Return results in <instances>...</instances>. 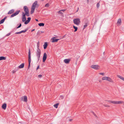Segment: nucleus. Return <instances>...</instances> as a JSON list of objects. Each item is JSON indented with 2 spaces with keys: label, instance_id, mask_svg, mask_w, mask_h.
I'll list each match as a JSON object with an SVG mask.
<instances>
[{
  "label": "nucleus",
  "instance_id": "1",
  "mask_svg": "<svg viewBox=\"0 0 124 124\" xmlns=\"http://www.w3.org/2000/svg\"><path fill=\"white\" fill-rule=\"evenodd\" d=\"M25 13L24 14L26 15V16H30V13L28 8L26 6H24L23 7Z\"/></svg>",
  "mask_w": 124,
  "mask_h": 124
},
{
  "label": "nucleus",
  "instance_id": "2",
  "mask_svg": "<svg viewBox=\"0 0 124 124\" xmlns=\"http://www.w3.org/2000/svg\"><path fill=\"white\" fill-rule=\"evenodd\" d=\"M29 54H28V62L29 65L28 67V69H29L30 68V63L31 62V53L30 52V49H29Z\"/></svg>",
  "mask_w": 124,
  "mask_h": 124
},
{
  "label": "nucleus",
  "instance_id": "3",
  "mask_svg": "<svg viewBox=\"0 0 124 124\" xmlns=\"http://www.w3.org/2000/svg\"><path fill=\"white\" fill-rule=\"evenodd\" d=\"M73 22L75 24L79 25L80 23V19L78 18L75 19L73 20Z\"/></svg>",
  "mask_w": 124,
  "mask_h": 124
},
{
  "label": "nucleus",
  "instance_id": "4",
  "mask_svg": "<svg viewBox=\"0 0 124 124\" xmlns=\"http://www.w3.org/2000/svg\"><path fill=\"white\" fill-rule=\"evenodd\" d=\"M36 54L38 59V61H39V60L41 54V50L39 49H37Z\"/></svg>",
  "mask_w": 124,
  "mask_h": 124
},
{
  "label": "nucleus",
  "instance_id": "5",
  "mask_svg": "<svg viewBox=\"0 0 124 124\" xmlns=\"http://www.w3.org/2000/svg\"><path fill=\"white\" fill-rule=\"evenodd\" d=\"M110 102H111V103L116 104H121L123 103L124 102L123 101H111Z\"/></svg>",
  "mask_w": 124,
  "mask_h": 124
},
{
  "label": "nucleus",
  "instance_id": "6",
  "mask_svg": "<svg viewBox=\"0 0 124 124\" xmlns=\"http://www.w3.org/2000/svg\"><path fill=\"white\" fill-rule=\"evenodd\" d=\"M91 67L96 70L100 69V67L98 65H93L91 66Z\"/></svg>",
  "mask_w": 124,
  "mask_h": 124
},
{
  "label": "nucleus",
  "instance_id": "7",
  "mask_svg": "<svg viewBox=\"0 0 124 124\" xmlns=\"http://www.w3.org/2000/svg\"><path fill=\"white\" fill-rule=\"evenodd\" d=\"M22 22H25L26 19V17H25L26 15L24 14V12H22Z\"/></svg>",
  "mask_w": 124,
  "mask_h": 124
},
{
  "label": "nucleus",
  "instance_id": "8",
  "mask_svg": "<svg viewBox=\"0 0 124 124\" xmlns=\"http://www.w3.org/2000/svg\"><path fill=\"white\" fill-rule=\"evenodd\" d=\"M20 12V10H18L16 11L15 13H14L12 15H11V16H10V17H13L17 15Z\"/></svg>",
  "mask_w": 124,
  "mask_h": 124
},
{
  "label": "nucleus",
  "instance_id": "9",
  "mask_svg": "<svg viewBox=\"0 0 124 124\" xmlns=\"http://www.w3.org/2000/svg\"><path fill=\"white\" fill-rule=\"evenodd\" d=\"M47 56V55L46 53H45L43 54V62H44L45 61Z\"/></svg>",
  "mask_w": 124,
  "mask_h": 124
},
{
  "label": "nucleus",
  "instance_id": "10",
  "mask_svg": "<svg viewBox=\"0 0 124 124\" xmlns=\"http://www.w3.org/2000/svg\"><path fill=\"white\" fill-rule=\"evenodd\" d=\"M22 100L24 101L27 102V98L26 96H24L21 98Z\"/></svg>",
  "mask_w": 124,
  "mask_h": 124
},
{
  "label": "nucleus",
  "instance_id": "11",
  "mask_svg": "<svg viewBox=\"0 0 124 124\" xmlns=\"http://www.w3.org/2000/svg\"><path fill=\"white\" fill-rule=\"evenodd\" d=\"M37 1H35L31 7L35 8L36 7L37 5Z\"/></svg>",
  "mask_w": 124,
  "mask_h": 124
},
{
  "label": "nucleus",
  "instance_id": "12",
  "mask_svg": "<svg viewBox=\"0 0 124 124\" xmlns=\"http://www.w3.org/2000/svg\"><path fill=\"white\" fill-rule=\"evenodd\" d=\"M28 20L26 21H25L24 22V24H27L29 22H30L31 19V18L30 17H29L28 18H27Z\"/></svg>",
  "mask_w": 124,
  "mask_h": 124
},
{
  "label": "nucleus",
  "instance_id": "13",
  "mask_svg": "<svg viewBox=\"0 0 124 124\" xmlns=\"http://www.w3.org/2000/svg\"><path fill=\"white\" fill-rule=\"evenodd\" d=\"M70 60V59H66L64 60V62L66 64H68L69 63Z\"/></svg>",
  "mask_w": 124,
  "mask_h": 124
},
{
  "label": "nucleus",
  "instance_id": "14",
  "mask_svg": "<svg viewBox=\"0 0 124 124\" xmlns=\"http://www.w3.org/2000/svg\"><path fill=\"white\" fill-rule=\"evenodd\" d=\"M52 42H57L59 39H56L55 37L53 38L52 39Z\"/></svg>",
  "mask_w": 124,
  "mask_h": 124
},
{
  "label": "nucleus",
  "instance_id": "15",
  "mask_svg": "<svg viewBox=\"0 0 124 124\" xmlns=\"http://www.w3.org/2000/svg\"><path fill=\"white\" fill-rule=\"evenodd\" d=\"M122 23L121 20L120 18L117 21V24L118 25H120Z\"/></svg>",
  "mask_w": 124,
  "mask_h": 124
},
{
  "label": "nucleus",
  "instance_id": "16",
  "mask_svg": "<svg viewBox=\"0 0 124 124\" xmlns=\"http://www.w3.org/2000/svg\"><path fill=\"white\" fill-rule=\"evenodd\" d=\"M107 81L111 83H114V81L111 78L109 77H108V78H107Z\"/></svg>",
  "mask_w": 124,
  "mask_h": 124
},
{
  "label": "nucleus",
  "instance_id": "17",
  "mask_svg": "<svg viewBox=\"0 0 124 124\" xmlns=\"http://www.w3.org/2000/svg\"><path fill=\"white\" fill-rule=\"evenodd\" d=\"M24 63H22L19 66L18 68L20 69L24 67Z\"/></svg>",
  "mask_w": 124,
  "mask_h": 124
},
{
  "label": "nucleus",
  "instance_id": "18",
  "mask_svg": "<svg viewBox=\"0 0 124 124\" xmlns=\"http://www.w3.org/2000/svg\"><path fill=\"white\" fill-rule=\"evenodd\" d=\"M7 106V104L6 103H4L3 104L2 106V107L3 109H5L6 108V107Z\"/></svg>",
  "mask_w": 124,
  "mask_h": 124
},
{
  "label": "nucleus",
  "instance_id": "19",
  "mask_svg": "<svg viewBox=\"0 0 124 124\" xmlns=\"http://www.w3.org/2000/svg\"><path fill=\"white\" fill-rule=\"evenodd\" d=\"M14 11V9H12L10 10L8 13V14H11L13 13Z\"/></svg>",
  "mask_w": 124,
  "mask_h": 124
},
{
  "label": "nucleus",
  "instance_id": "20",
  "mask_svg": "<svg viewBox=\"0 0 124 124\" xmlns=\"http://www.w3.org/2000/svg\"><path fill=\"white\" fill-rule=\"evenodd\" d=\"M35 8L31 7V10L30 12L31 14H32L34 12Z\"/></svg>",
  "mask_w": 124,
  "mask_h": 124
},
{
  "label": "nucleus",
  "instance_id": "21",
  "mask_svg": "<svg viewBox=\"0 0 124 124\" xmlns=\"http://www.w3.org/2000/svg\"><path fill=\"white\" fill-rule=\"evenodd\" d=\"M108 78V77H104L102 78V80H106L107 81Z\"/></svg>",
  "mask_w": 124,
  "mask_h": 124
},
{
  "label": "nucleus",
  "instance_id": "22",
  "mask_svg": "<svg viewBox=\"0 0 124 124\" xmlns=\"http://www.w3.org/2000/svg\"><path fill=\"white\" fill-rule=\"evenodd\" d=\"M47 44L46 42L45 43L44 45H43L45 49H46L47 46Z\"/></svg>",
  "mask_w": 124,
  "mask_h": 124
},
{
  "label": "nucleus",
  "instance_id": "23",
  "mask_svg": "<svg viewBox=\"0 0 124 124\" xmlns=\"http://www.w3.org/2000/svg\"><path fill=\"white\" fill-rule=\"evenodd\" d=\"M117 76L119 78L121 79H122V80H123V81H124V78H123V77H121V76L120 75H117Z\"/></svg>",
  "mask_w": 124,
  "mask_h": 124
},
{
  "label": "nucleus",
  "instance_id": "24",
  "mask_svg": "<svg viewBox=\"0 0 124 124\" xmlns=\"http://www.w3.org/2000/svg\"><path fill=\"white\" fill-rule=\"evenodd\" d=\"M6 59V57L4 56H1L0 57V60H5Z\"/></svg>",
  "mask_w": 124,
  "mask_h": 124
},
{
  "label": "nucleus",
  "instance_id": "25",
  "mask_svg": "<svg viewBox=\"0 0 124 124\" xmlns=\"http://www.w3.org/2000/svg\"><path fill=\"white\" fill-rule=\"evenodd\" d=\"M38 25L40 26H44V24L42 23H39Z\"/></svg>",
  "mask_w": 124,
  "mask_h": 124
},
{
  "label": "nucleus",
  "instance_id": "26",
  "mask_svg": "<svg viewBox=\"0 0 124 124\" xmlns=\"http://www.w3.org/2000/svg\"><path fill=\"white\" fill-rule=\"evenodd\" d=\"M73 27L75 29V31H74V32L78 30V28L77 27L75 26L74 25L73 26Z\"/></svg>",
  "mask_w": 124,
  "mask_h": 124
},
{
  "label": "nucleus",
  "instance_id": "27",
  "mask_svg": "<svg viewBox=\"0 0 124 124\" xmlns=\"http://www.w3.org/2000/svg\"><path fill=\"white\" fill-rule=\"evenodd\" d=\"M59 104V103H57L56 104L54 105V107H55L56 108H58V106Z\"/></svg>",
  "mask_w": 124,
  "mask_h": 124
},
{
  "label": "nucleus",
  "instance_id": "28",
  "mask_svg": "<svg viewBox=\"0 0 124 124\" xmlns=\"http://www.w3.org/2000/svg\"><path fill=\"white\" fill-rule=\"evenodd\" d=\"M27 30H28V29H26L25 30H24L21 31V33H23V32L25 33V32H26Z\"/></svg>",
  "mask_w": 124,
  "mask_h": 124
},
{
  "label": "nucleus",
  "instance_id": "29",
  "mask_svg": "<svg viewBox=\"0 0 124 124\" xmlns=\"http://www.w3.org/2000/svg\"><path fill=\"white\" fill-rule=\"evenodd\" d=\"M39 42L37 44V49H39Z\"/></svg>",
  "mask_w": 124,
  "mask_h": 124
},
{
  "label": "nucleus",
  "instance_id": "30",
  "mask_svg": "<svg viewBox=\"0 0 124 124\" xmlns=\"http://www.w3.org/2000/svg\"><path fill=\"white\" fill-rule=\"evenodd\" d=\"M17 71V70H13L12 71V72L13 73H14Z\"/></svg>",
  "mask_w": 124,
  "mask_h": 124
},
{
  "label": "nucleus",
  "instance_id": "31",
  "mask_svg": "<svg viewBox=\"0 0 124 124\" xmlns=\"http://www.w3.org/2000/svg\"><path fill=\"white\" fill-rule=\"evenodd\" d=\"M62 11H61V10H60L58 12V14H62Z\"/></svg>",
  "mask_w": 124,
  "mask_h": 124
},
{
  "label": "nucleus",
  "instance_id": "32",
  "mask_svg": "<svg viewBox=\"0 0 124 124\" xmlns=\"http://www.w3.org/2000/svg\"><path fill=\"white\" fill-rule=\"evenodd\" d=\"M4 21L3 19L0 21V24L3 23L4 22Z\"/></svg>",
  "mask_w": 124,
  "mask_h": 124
},
{
  "label": "nucleus",
  "instance_id": "33",
  "mask_svg": "<svg viewBox=\"0 0 124 124\" xmlns=\"http://www.w3.org/2000/svg\"><path fill=\"white\" fill-rule=\"evenodd\" d=\"M49 6V4L48 3H47L46 4L45 6V7H48Z\"/></svg>",
  "mask_w": 124,
  "mask_h": 124
},
{
  "label": "nucleus",
  "instance_id": "34",
  "mask_svg": "<svg viewBox=\"0 0 124 124\" xmlns=\"http://www.w3.org/2000/svg\"><path fill=\"white\" fill-rule=\"evenodd\" d=\"M100 4L99 3H97V7L98 8L99 7Z\"/></svg>",
  "mask_w": 124,
  "mask_h": 124
},
{
  "label": "nucleus",
  "instance_id": "35",
  "mask_svg": "<svg viewBox=\"0 0 124 124\" xmlns=\"http://www.w3.org/2000/svg\"><path fill=\"white\" fill-rule=\"evenodd\" d=\"M99 74L102 76L104 75V73H99Z\"/></svg>",
  "mask_w": 124,
  "mask_h": 124
},
{
  "label": "nucleus",
  "instance_id": "36",
  "mask_svg": "<svg viewBox=\"0 0 124 124\" xmlns=\"http://www.w3.org/2000/svg\"><path fill=\"white\" fill-rule=\"evenodd\" d=\"M21 33V31H20V32H16L15 33V34H20V33Z\"/></svg>",
  "mask_w": 124,
  "mask_h": 124
},
{
  "label": "nucleus",
  "instance_id": "37",
  "mask_svg": "<svg viewBox=\"0 0 124 124\" xmlns=\"http://www.w3.org/2000/svg\"><path fill=\"white\" fill-rule=\"evenodd\" d=\"M87 25H85L84 26V27H83V29L84 30V29H85V28L86 27H87Z\"/></svg>",
  "mask_w": 124,
  "mask_h": 124
},
{
  "label": "nucleus",
  "instance_id": "38",
  "mask_svg": "<svg viewBox=\"0 0 124 124\" xmlns=\"http://www.w3.org/2000/svg\"><path fill=\"white\" fill-rule=\"evenodd\" d=\"M104 106L105 107H109L110 106L107 105H105L104 104Z\"/></svg>",
  "mask_w": 124,
  "mask_h": 124
},
{
  "label": "nucleus",
  "instance_id": "39",
  "mask_svg": "<svg viewBox=\"0 0 124 124\" xmlns=\"http://www.w3.org/2000/svg\"><path fill=\"white\" fill-rule=\"evenodd\" d=\"M21 25H22L21 24V23H20V24L19 25L17 28L18 29V28H19L20 27H21Z\"/></svg>",
  "mask_w": 124,
  "mask_h": 124
},
{
  "label": "nucleus",
  "instance_id": "40",
  "mask_svg": "<svg viewBox=\"0 0 124 124\" xmlns=\"http://www.w3.org/2000/svg\"><path fill=\"white\" fill-rule=\"evenodd\" d=\"M88 22V21H86L85 22V25H87V26Z\"/></svg>",
  "mask_w": 124,
  "mask_h": 124
},
{
  "label": "nucleus",
  "instance_id": "41",
  "mask_svg": "<svg viewBox=\"0 0 124 124\" xmlns=\"http://www.w3.org/2000/svg\"><path fill=\"white\" fill-rule=\"evenodd\" d=\"M42 76V75H38V77L39 78H41Z\"/></svg>",
  "mask_w": 124,
  "mask_h": 124
},
{
  "label": "nucleus",
  "instance_id": "42",
  "mask_svg": "<svg viewBox=\"0 0 124 124\" xmlns=\"http://www.w3.org/2000/svg\"><path fill=\"white\" fill-rule=\"evenodd\" d=\"M10 34V33H8V34L7 35V36H9Z\"/></svg>",
  "mask_w": 124,
  "mask_h": 124
},
{
  "label": "nucleus",
  "instance_id": "43",
  "mask_svg": "<svg viewBox=\"0 0 124 124\" xmlns=\"http://www.w3.org/2000/svg\"><path fill=\"white\" fill-rule=\"evenodd\" d=\"M110 101V100H108L107 101L108 102H109L110 103H111V102L110 101Z\"/></svg>",
  "mask_w": 124,
  "mask_h": 124
},
{
  "label": "nucleus",
  "instance_id": "44",
  "mask_svg": "<svg viewBox=\"0 0 124 124\" xmlns=\"http://www.w3.org/2000/svg\"><path fill=\"white\" fill-rule=\"evenodd\" d=\"M65 10H66L65 9H62V10H61V11H62L63 12H64Z\"/></svg>",
  "mask_w": 124,
  "mask_h": 124
},
{
  "label": "nucleus",
  "instance_id": "45",
  "mask_svg": "<svg viewBox=\"0 0 124 124\" xmlns=\"http://www.w3.org/2000/svg\"><path fill=\"white\" fill-rule=\"evenodd\" d=\"M39 65L37 67V69H36V70H37L39 68Z\"/></svg>",
  "mask_w": 124,
  "mask_h": 124
},
{
  "label": "nucleus",
  "instance_id": "46",
  "mask_svg": "<svg viewBox=\"0 0 124 124\" xmlns=\"http://www.w3.org/2000/svg\"><path fill=\"white\" fill-rule=\"evenodd\" d=\"M6 17H5L4 18H3V20H4V21H5V19H6Z\"/></svg>",
  "mask_w": 124,
  "mask_h": 124
},
{
  "label": "nucleus",
  "instance_id": "47",
  "mask_svg": "<svg viewBox=\"0 0 124 124\" xmlns=\"http://www.w3.org/2000/svg\"><path fill=\"white\" fill-rule=\"evenodd\" d=\"M65 36H66V35H65L64 36H63L62 37V39H63V38H64L65 37Z\"/></svg>",
  "mask_w": 124,
  "mask_h": 124
},
{
  "label": "nucleus",
  "instance_id": "48",
  "mask_svg": "<svg viewBox=\"0 0 124 124\" xmlns=\"http://www.w3.org/2000/svg\"><path fill=\"white\" fill-rule=\"evenodd\" d=\"M35 20L37 21H38V19H35Z\"/></svg>",
  "mask_w": 124,
  "mask_h": 124
},
{
  "label": "nucleus",
  "instance_id": "49",
  "mask_svg": "<svg viewBox=\"0 0 124 124\" xmlns=\"http://www.w3.org/2000/svg\"><path fill=\"white\" fill-rule=\"evenodd\" d=\"M44 31H41V33H44Z\"/></svg>",
  "mask_w": 124,
  "mask_h": 124
},
{
  "label": "nucleus",
  "instance_id": "50",
  "mask_svg": "<svg viewBox=\"0 0 124 124\" xmlns=\"http://www.w3.org/2000/svg\"><path fill=\"white\" fill-rule=\"evenodd\" d=\"M72 119H70L69 120L70 121H72Z\"/></svg>",
  "mask_w": 124,
  "mask_h": 124
},
{
  "label": "nucleus",
  "instance_id": "51",
  "mask_svg": "<svg viewBox=\"0 0 124 124\" xmlns=\"http://www.w3.org/2000/svg\"><path fill=\"white\" fill-rule=\"evenodd\" d=\"M35 30V29H33L31 31V32H32L33 31H34Z\"/></svg>",
  "mask_w": 124,
  "mask_h": 124
},
{
  "label": "nucleus",
  "instance_id": "52",
  "mask_svg": "<svg viewBox=\"0 0 124 124\" xmlns=\"http://www.w3.org/2000/svg\"><path fill=\"white\" fill-rule=\"evenodd\" d=\"M42 1H43L44 0H41Z\"/></svg>",
  "mask_w": 124,
  "mask_h": 124
},
{
  "label": "nucleus",
  "instance_id": "53",
  "mask_svg": "<svg viewBox=\"0 0 124 124\" xmlns=\"http://www.w3.org/2000/svg\"><path fill=\"white\" fill-rule=\"evenodd\" d=\"M101 81H99L100 82H101Z\"/></svg>",
  "mask_w": 124,
  "mask_h": 124
}]
</instances>
